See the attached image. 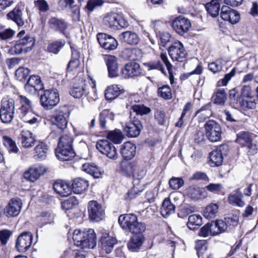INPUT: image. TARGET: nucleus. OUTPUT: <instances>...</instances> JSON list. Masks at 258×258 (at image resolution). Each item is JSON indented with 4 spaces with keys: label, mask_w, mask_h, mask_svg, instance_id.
<instances>
[{
    "label": "nucleus",
    "mask_w": 258,
    "mask_h": 258,
    "mask_svg": "<svg viewBox=\"0 0 258 258\" xmlns=\"http://www.w3.org/2000/svg\"><path fill=\"white\" fill-rule=\"evenodd\" d=\"M70 112L68 107L66 105L59 106L55 110L52 124L53 130L51 132V138L57 137L56 134H61L65 132L67 128Z\"/></svg>",
    "instance_id": "f257e3e1"
},
{
    "label": "nucleus",
    "mask_w": 258,
    "mask_h": 258,
    "mask_svg": "<svg viewBox=\"0 0 258 258\" xmlns=\"http://www.w3.org/2000/svg\"><path fill=\"white\" fill-rule=\"evenodd\" d=\"M72 143L73 138L70 135L66 134L59 137L57 148L56 149V156L58 159L68 161L75 156Z\"/></svg>",
    "instance_id": "f03ea898"
},
{
    "label": "nucleus",
    "mask_w": 258,
    "mask_h": 258,
    "mask_svg": "<svg viewBox=\"0 0 258 258\" xmlns=\"http://www.w3.org/2000/svg\"><path fill=\"white\" fill-rule=\"evenodd\" d=\"M118 223L123 229L128 230L133 233H143L146 229L145 224L139 222L136 215L133 214L120 215Z\"/></svg>",
    "instance_id": "7ed1b4c3"
},
{
    "label": "nucleus",
    "mask_w": 258,
    "mask_h": 258,
    "mask_svg": "<svg viewBox=\"0 0 258 258\" xmlns=\"http://www.w3.org/2000/svg\"><path fill=\"white\" fill-rule=\"evenodd\" d=\"M15 100L10 97L3 98L0 105V119L5 124L11 123L14 118Z\"/></svg>",
    "instance_id": "20e7f679"
},
{
    "label": "nucleus",
    "mask_w": 258,
    "mask_h": 258,
    "mask_svg": "<svg viewBox=\"0 0 258 258\" xmlns=\"http://www.w3.org/2000/svg\"><path fill=\"white\" fill-rule=\"evenodd\" d=\"M60 101V96L56 89L44 90L40 97V103L45 110H51Z\"/></svg>",
    "instance_id": "39448f33"
},
{
    "label": "nucleus",
    "mask_w": 258,
    "mask_h": 258,
    "mask_svg": "<svg viewBox=\"0 0 258 258\" xmlns=\"http://www.w3.org/2000/svg\"><path fill=\"white\" fill-rule=\"evenodd\" d=\"M102 21L104 26L113 30L125 28L129 25L128 22L125 19L115 13L105 14Z\"/></svg>",
    "instance_id": "423d86ee"
},
{
    "label": "nucleus",
    "mask_w": 258,
    "mask_h": 258,
    "mask_svg": "<svg viewBox=\"0 0 258 258\" xmlns=\"http://www.w3.org/2000/svg\"><path fill=\"white\" fill-rule=\"evenodd\" d=\"M206 137L211 142L219 141L221 139L220 125L214 120H209L204 124Z\"/></svg>",
    "instance_id": "0eeeda50"
},
{
    "label": "nucleus",
    "mask_w": 258,
    "mask_h": 258,
    "mask_svg": "<svg viewBox=\"0 0 258 258\" xmlns=\"http://www.w3.org/2000/svg\"><path fill=\"white\" fill-rule=\"evenodd\" d=\"M242 110L247 111L255 108L256 103L254 94L249 86H243L241 89Z\"/></svg>",
    "instance_id": "6e6552de"
},
{
    "label": "nucleus",
    "mask_w": 258,
    "mask_h": 258,
    "mask_svg": "<svg viewBox=\"0 0 258 258\" xmlns=\"http://www.w3.org/2000/svg\"><path fill=\"white\" fill-rule=\"evenodd\" d=\"M88 212L90 220L94 222L102 220L105 215L102 205L96 201H91L88 203Z\"/></svg>",
    "instance_id": "1a4fd4ad"
},
{
    "label": "nucleus",
    "mask_w": 258,
    "mask_h": 258,
    "mask_svg": "<svg viewBox=\"0 0 258 258\" xmlns=\"http://www.w3.org/2000/svg\"><path fill=\"white\" fill-rule=\"evenodd\" d=\"M96 148L100 152L110 159L115 160L118 157L114 146L106 140H100L96 143Z\"/></svg>",
    "instance_id": "9d476101"
},
{
    "label": "nucleus",
    "mask_w": 258,
    "mask_h": 258,
    "mask_svg": "<svg viewBox=\"0 0 258 258\" xmlns=\"http://www.w3.org/2000/svg\"><path fill=\"white\" fill-rule=\"evenodd\" d=\"M168 53L173 61L182 62L187 53L183 44L180 41L175 42L168 49Z\"/></svg>",
    "instance_id": "9b49d317"
},
{
    "label": "nucleus",
    "mask_w": 258,
    "mask_h": 258,
    "mask_svg": "<svg viewBox=\"0 0 258 258\" xmlns=\"http://www.w3.org/2000/svg\"><path fill=\"white\" fill-rule=\"evenodd\" d=\"M142 74V69L140 64L136 62L127 63L121 70V75L124 79L138 77Z\"/></svg>",
    "instance_id": "f8f14e48"
},
{
    "label": "nucleus",
    "mask_w": 258,
    "mask_h": 258,
    "mask_svg": "<svg viewBox=\"0 0 258 258\" xmlns=\"http://www.w3.org/2000/svg\"><path fill=\"white\" fill-rule=\"evenodd\" d=\"M33 240V235L30 232H24L17 238L16 247L20 252H25L31 247Z\"/></svg>",
    "instance_id": "ddd939ff"
},
{
    "label": "nucleus",
    "mask_w": 258,
    "mask_h": 258,
    "mask_svg": "<svg viewBox=\"0 0 258 258\" xmlns=\"http://www.w3.org/2000/svg\"><path fill=\"white\" fill-rule=\"evenodd\" d=\"M172 27L177 33L183 35L189 30L191 27V23L188 19L179 16L173 20Z\"/></svg>",
    "instance_id": "4468645a"
},
{
    "label": "nucleus",
    "mask_w": 258,
    "mask_h": 258,
    "mask_svg": "<svg viewBox=\"0 0 258 258\" xmlns=\"http://www.w3.org/2000/svg\"><path fill=\"white\" fill-rule=\"evenodd\" d=\"M97 39L100 46L105 50H113L118 46L117 41L111 35L106 33H98Z\"/></svg>",
    "instance_id": "2eb2a0df"
},
{
    "label": "nucleus",
    "mask_w": 258,
    "mask_h": 258,
    "mask_svg": "<svg viewBox=\"0 0 258 258\" xmlns=\"http://www.w3.org/2000/svg\"><path fill=\"white\" fill-rule=\"evenodd\" d=\"M43 166L40 164H36L28 168L23 173V177L27 181L34 182L44 172Z\"/></svg>",
    "instance_id": "dca6fc26"
},
{
    "label": "nucleus",
    "mask_w": 258,
    "mask_h": 258,
    "mask_svg": "<svg viewBox=\"0 0 258 258\" xmlns=\"http://www.w3.org/2000/svg\"><path fill=\"white\" fill-rule=\"evenodd\" d=\"M23 8L17 5L15 8L7 14V18L15 22L18 26L24 25L25 18L23 13Z\"/></svg>",
    "instance_id": "f3484780"
},
{
    "label": "nucleus",
    "mask_w": 258,
    "mask_h": 258,
    "mask_svg": "<svg viewBox=\"0 0 258 258\" xmlns=\"http://www.w3.org/2000/svg\"><path fill=\"white\" fill-rule=\"evenodd\" d=\"M143 128L141 121L136 119L128 122L124 128V132L129 137L135 138L138 137Z\"/></svg>",
    "instance_id": "a211bd4d"
},
{
    "label": "nucleus",
    "mask_w": 258,
    "mask_h": 258,
    "mask_svg": "<svg viewBox=\"0 0 258 258\" xmlns=\"http://www.w3.org/2000/svg\"><path fill=\"white\" fill-rule=\"evenodd\" d=\"M117 242L115 237L110 236L108 234H103L100 239V247L102 252L110 253L113 249Z\"/></svg>",
    "instance_id": "6ab92c4d"
},
{
    "label": "nucleus",
    "mask_w": 258,
    "mask_h": 258,
    "mask_svg": "<svg viewBox=\"0 0 258 258\" xmlns=\"http://www.w3.org/2000/svg\"><path fill=\"white\" fill-rule=\"evenodd\" d=\"M22 203L19 199H12L10 200L8 205L5 208L4 213L9 217H15L18 216L21 210Z\"/></svg>",
    "instance_id": "aec40b11"
},
{
    "label": "nucleus",
    "mask_w": 258,
    "mask_h": 258,
    "mask_svg": "<svg viewBox=\"0 0 258 258\" xmlns=\"http://www.w3.org/2000/svg\"><path fill=\"white\" fill-rule=\"evenodd\" d=\"M25 88L31 94H34L37 91L42 90L43 88V85L40 77L36 75L31 76L25 86Z\"/></svg>",
    "instance_id": "412c9836"
},
{
    "label": "nucleus",
    "mask_w": 258,
    "mask_h": 258,
    "mask_svg": "<svg viewBox=\"0 0 258 258\" xmlns=\"http://www.w3.org/2000/svg\"><path fill=\"white\" fill-rule=\"evenodd\" d=\"M48 24L54 31L58 32L64 35H66L68 25L64 20L56 17H51L48 20Z\"/></svg>",
    "instance_id": "4be33fe9"
},
{
    "label": "nucleus",
    "mask_w": 258,
    "mask_h": 258,
    "mask_svg": "<svg viewBox=\"0 0 258 258\" xmlns=\"http://www.w3.org/2000/svg\"><path fill=\"white\" fill-rule=\"evenodd\" d=\"M105 61L107 66L109 77L110 78L118 77L119 74L117 58L114 56L109 55L106 56Z\"/></svg>",
    "instance_id": "5701e85b"
},
{
    "label": "nucleus",
    "mask_w": 258,
    "mask_h": 258,
    "mask_svg": "<svg viewBox=\"0 0 258 258\" xmlns=\"http://www.w3.org/2000/svg\"><path fill=\"white\" fill-rule=\"evenodd\" d=\"M49 151V147L43 142L39 141L34 148L33 158L37 160L46 159Z\"/></svg>",
    "instance_id": "b1692460"
},
{
    "label": "nucleus",
    "mask_w": 258,
    "mask_h": 258,
    "mask_svg": "<svg viewBox=\"0 0 258 258\" xmlns=\"http://www.w3.org/2000/svg\"><path fill=\"white\" fill-rule=\"evenodd\" d=\"M187 196L191 199L197 201L205 199L207 196L206 190L196 185L189 186L186 189Z\"/></svg>",
    "instance_id": "393cba45"
},
{
    "label": "nucleus",
    "mask_w": 258,
    "mask_h": 258,
    "mask_svg": "<svg viewBox=\"0 0 258 258\" xmlns=\"http://www.w3.org/2000/svg\"><path fill=\"white\" fill-rule=\"evenodd\" d=\"M53 186L54 191L61 197L69 196L72 191L70 184L61 180L55 181Z\"/></svg>",
    "instance_id": "a878e982"
},
{
    "label": "nucleus",
    "mask_w": 258,
    "mask_h": 258,
    "mask_svg": "<svg viewBox=\"0 0 258 258\" xmlns=\"http://www.w3.org/2000/svg\"><path fill=\"white\" fill-rule=\"evenodd\" d=\"M120 40L130 45H137L140 41L139 35L135 32L127 31L121 33L119 35Z\"/></svg>",
    "instance_id": "bb28decb"
},
{
    "label": "nucleus",
    "mask_w": 258,
    "mask_h": 258,
    "mask_svg": "<svg viewBox=\"0 0 258 258\" xmlns=\"http://www.w3.org/2000/svg\"><path fill=\"white\" fill-rule=\"evenodd\" d=\"M20 140L22 146L25 148L32 147L36 142L35 137L28 130H22L20 134Z\"/></svg>",
    "instance_id": "cd10ccee"
},
{
    "label": "nucleus",
    "mask_w": 258,
    "mask_h": 258,
    "mask_svg": "<svg viewBox=\"0 0 258 258\" xmlns=\"http://www.w3.org/2000/svg\"><path fill=\"white\" fill-rule=\"evenodd\" d=\"M124 90L121 86L113 84L108 86L105 91V97L108 100H113L116 98Z\"/></svg>",
    "instance_id": "c85d7f7f"
},
{
    "label": "nucleus",
    "mask_w": 258,
    "mask_h": 258,
    "mask_svg": "<svg viewBox=\"0 0 258 258\" xmlns=\"http://www.w3.org/2000/svg\"><path fill=\"white\" fill-rule=\"evenodd\" d=\"M134 234L127 243L128 249L133 252L138 251L142 246L144 240V236L142 233Z\"/></svg>",
    "instance_id": "c756f323"
},
{
    "label": "nucleus",
    "mask_w": 258,
    "mask_h": 258,
    "mask_svg": "<svg viewBox=\"0 0 258 258\" xmlns=\"http://www.w3.org/2000/svg\"><path fill=\"white\" fill-rule=\"evenodd\" d=\"M72 190L76 194H81L86 191L89 186L88 181L84 178L75 179L72 184Z\"/></svg>",
    "instance_id": "7c9ffc66"
},
{
    "label": "nucleus",
    "mask_w": 258,
    "mask_h": 258,
    "mask_svg": "<svg viewBox=\"0 0 258 258\" xmlns=\"http://www.w3.org/2000/svg\"><path fill=\"white\" fill-rule=\"evenodd\" d=\"M175 206L173 204L169 198H166L163 201L160 208L161 215L167 218L175 212Z\"/></svg>",
    "instance_id": "2f4dec72"
},
{
    "label": "nucleus",
    "mask_w": 258,
    "mask_h": 258,
    "mask_svg": "<svg viewBox=\"0 0 258 258\" xmlns=\"http://www.w3.org/2000/svg\"><path fill=\"white\" fill-rule=\"evenodd\" d=\"M135 145L130 142L124 143L121 148L120 152L124 159L127 160L133 158L136 154Z\"/></svg>",
    "instance_id": "473e14b6"
},
{
    "label": "nucleus",
    "mask_w": 258,
    "mask_h": 258,
    "mask_svg": "<svg viewBox=\"0 0 258 258\" xmlns=\"http://www.w3.org/2000/svg\"><path fill=\"white\" fill-rule=\"evenodd\" d=\"M133 184V187L127 192V197L130 199L135 198L144 189V183L141 180L134 178Z\"/></svg>",
    "instance_id": "72a5a7b5"
},
{
    "label": "nucleus",
    "mask_w": 258,
    "mask_h": 258,
    "mask_svg": "<svg viewBox=\"0 0 258 258\" xmlns=\"http://www.w3.org/2000/svg\"><path fill=\"white\" fill-rule=\"evenodd\" d=\"M229 97L230 105L234 108H239L242 110L241 96L235 88L229 90Z\"/></svg>",
    "instance_id": "f704fd0d"
},
{
    "label": "nucleus",
    "mask_w": 258,
    "mask_h": 258,
    "mask_svg": "<svg viewBox=\"0 0 258 258\" xmlns=\"http://www.w3.org/2000/svg\"><path fill=\"white\" fill-rule=\"evenodd\" d=\"M223 0H212L207 3L205 7L208 13L212 17H215L218 15L220 5L222 4Z\"/></svg>",
    "instance_id": "c9c22d12"
},
{
    "label": "nucleus",
    "mask_w": 258,
    "mask_h": 258,
    "mask_svg": "<svg viewBox=\"0 0 258 258\" xmlns=\"http://www.w3.org/2000/svg\"><path fill=\"white\" fill-rule=\"evenodd\" d=\"M121 168L122 172L127 176L134 175L137 170L138 166L134 162H129L125 160L121 162Z\"/></svg>",
    "instance_id": "e433bc0d"
},
{
    "label": "nucleus",
    "mask_w": 258,
    "mask_h": 258,
    "mask_svg": "<svg viewBox=\"0 0 258 258\" xmlns=\"http://www.w3.org/2000/svg\"><path fill=\"white\" fill-rule=\"evenodd\" d=\"M242 197L243 195L238 188L229 196L228 201L230 204L241 207L245 205L244 202L242 200Z\"/></svg>",
    "instance_id": "4c0bfd02"
},
{
    "label": "nucleus",
    "mask_w": 258,
    "mask_h": 258,
    "mask_svg": "<svg viewBox=\"0 0 258 258\" xmlns=\"http://www.w3.org/2000/svg\"><path fill=\"white\" fill-rule=\"evenodd\" d=\"M86 231H82L80 229H76L73 233V239L74 244L82 248H85V235Z\"/></svg>",
    "instance_id": "58836bf2"
},
{
    "label": "nucleus",
    "mask_w": 258,
    "mask_h": 258,
    "mask_svg": "<svg viewBox=\"0 0 258 258\" xmlns=\"http://www.w3.org/2000/svg\"><path fill=\"white\" fill-rule=\"evenodd\" d=\"M82 170L90 174L94 178H99L101 175V172L97 166L93 163H86L83 164Z\"/></svg>",
    "instance_id": "ea45409f"
},
{
    "label": "nucleus",
    "mask_w": 258,
    "mask_h": 258,
    "mask_svg": "<svg viewBox=\"0 0 258 258\" xmlns=\"http://www.w3.org/2000/svg\"><path fill=\"white\" fill-rule=\"evenodd\" d=\"M85 248H93L96 245V237L95 231L92 229H89L86 232L85 235Z\"/></svg>",
    "instance_id": "a19ab883"
},
{
    "label": "nucleus",
    "mask_w": 258,
    "mask_h": 258,
    "mask_svg": "<svg viewBox=\"0 0 258 258\" xmlns=\"http://www.w3.org/2000/svg\"><path fill=\"white\" fill-rule=\"evenodd\" d=\"M227 99L225 90L223 88L217 89L216 92L212 96V99L215 104L224 105Z\"/></svg>",
    "instance_id": "79ce46f5"
},
{
    "label": "nucleus",
    "mask_w": 258,
    "mask_h": 258,
    "mask_svg": "<svg viewBox=\"0 0 258 258\" xmlns=\"http://www.w3.org/2000/svg\"><path fill=\"white\" fill-rule=\"evenodd\" d=\"M86 85L82 81L79 85L75 84L71 90L70 94L74 98H80L87 91Z\"/></svg>",
    "instance_id": "37998d69"
},
{
    "label": "nucleus",
    "mask_w": 258,
    "mask_h": 258,
    "mask_svg": "<svg viewBox=\"0 0 258 258\" xmlns=\"http://www.w3.org/2000/svg\"><path fill=\"white\" fill-rule=\"evenodd\" d=\"M210 163L212 166H219L222 164L223 156L221 151L213 150L210 153Z\"/></svg>",
    "instance_id": "c03bdc74"
},
{
    "label": "nucleus",
    "mask_w": 258,
    "mask_h": 258,
    "mask_svg": "<svg viewBox=\"0 0 258 258\" xmlns=\"http://www.w3.org/2000/svg\"><path fill=\"white\" fill-rule=\"evenodd\" d=\"M72 48V58L68 64V70L72 71L77 68L80 63L79 57L80 52L76 49Z\"/></svg>",
    "instance_id": "a18cd8bd"
},
{
    "label": "nucleus",
    "mask_w": 258,
    "mask_h": 258,
    "mask_svg": "<svg viewBox=\"0 0 258 258\" xmlns=\"http://www.w3.org/2000/svg\"><path fill=\"white\" fill-rule=\"evenodd\" d=\"M219 205L211 203L208 205L204 211V216L208 219L214 218L218 212Z\"/></svg>",
    "instance_id": "49530a36"
},
{
    "label": "nucleus",
    "mask_w": 258,
    "mask_h": 258,
    "mask_svg": "<svg viewBox=\"0 0 258 258\" xmlns=\"http://www.w3.org/2000/svg\"><path fill=\"white\" fill-rule=\"evenodd\" d=\"M21 117L23 121L30 125L37 126L39 122L38 116L34 114L32 111L21 114Z\"/></svg>",
    "instance_id": "de8ad7c7"
},
{
    "label": "nucleus",
    "mask_w": 258,
    "mask_h": 258,
    "mask_svg": "<svg viewBox=\"0 0 258 258\" xmlns=\"http://www.w3.org/2000/svg\"><path fill=\"white\" fill-rule=\"evenodd\" d=\"M21 107L19 108L21 114L32 111V102L26 97L21 95L20 96Z\"/></svg>",
    "instance_id": "09e8293b"
},
{
    "label": "nucleus",
    "mask_w": 258,
    "mask_h": 258,
    "mask_svg": "<svg viewBox=\"0 0 258 258\" xmlns=\"http://www.w3.org/2000/svg\"><path fill=\"white\" fill-rule=\"evenodd\" d=\"M113 119V116L109 110L106 109L103 110L99 115V123L101 128L106 129V124L109 121V120Z\"/></svg>",
    "instance_id": "8fccbe9b"
},
{
    "label": "nucleus",
    "mask_w": 258,
    "mask_h": 258,
    "mask_svg": "<svg viewBox=\"0 0 258 258\" xmlns=\"http://www.w3.org/2000/svg\"><path fill=\"white\" fill-rule=\"evenodd\" d=\"M202 224V218L199 215L193 214L189 216L187 223L188 228L191 230H194L196 227H199Z\"/></svg>",
    "instance_id": "3c124183"
},
{
    "label": "nucleus",
    "mask_w": 258,
    "mask_h": 258,
    "mask_svg": "<svg viewBox=\"0 0 258 258\" xmlns=\"http://www.w3.org/2000/svg\"><path fill=\"white\" fill-rule=\"evenodd\" d=\"M90 80L91 81L90 85V88H87V90L85 93L89 101H95L98 98L96 89V82L92 78H90Z\"/></svg>",
    "instance_id": "603ef678"
},
{
    "label": "nucleus",
    "mask_w": 258,
    "mask_h": 258,
    "mask_svg": "<svg viewBox=\"0 0 258 258\" xmlns=\"http://www.w3.org/2000/svg\"><path fill=\"white\" fill-rule=\"evenodd\" d=\"M3 140L4 146L8 149L10 153H16L18 152L19 149L16 143L11 138L7 136H3Z\"/></svg>",
    "instance_id": "864d4df0"
},
{
    "label": "nucleus",
    "mask_w": 258,
    "mask_h": 258,
    "mask_svg": "<svg viewBox=\"0 0 258 258\" xmlns=\"http://www.w3.org/2000/svg\"><path fill=\"white\" fill-rule=\"evenodd\" d=\"M236 141L243 146L252 141V138L248 132H241L237 134Z\"/></svg>",
    "instance_id": "5fc2aeb1"
},
{
    "label": "nucleus",
    "mask_w": 258,
    "mask_h": 258,
    "mask_svg": "<svg viewBox=\"0 0 258 258\" xmlns=\"http://www.w3.org/2000/svg\"><path fill=\"white\" fill-rule=\"evenodd\" d=\"M18 41L24 48L25 51L31 50L35 43L33 38L28 35L24 36V38L20 39Z\"/></svg>",
    "instance_id": "6e6d98bb"
},
{
    "label": "nucleus",
    "mask_w": 258,
    "mask_h": 258,
    "mask_svg": "<svg viewBox=\"0 0 258 258\" xmlns=\"http://www.w3.org/2000/svg\"><path fill=\"white\" fill-rule=\"evenodd\" d=\"M107 139L115 144H120L123 139V135L119 130H115L108 133Z\"/></svg>",
    "instance_id": "4d7b16f0"
},
{
    "label": "nucleus",
    "mask_w": 258,
    "mask_h": 258,
    "mask_svg": "<svg viewBox=\"0 0 258 258\" xmlns=\"http://www.w3.org/2000/svg\"><path fill=\"white\" fill-rule=\"evenodd\" d=\"M64 40L56 41L48 45L47 50L51 53L57 54L60 49L64 46Z\"/></svg>",
    "instance_id": "13d9d810"
},
{
    "label": "nucleus",
    "mask_w": 258,
    "mask_h": 258,
    "mask_svg": "<svg viewBox=\"0 0 258 258\" xmlns=\"http://www.w3.org/2000/svg\"><path fill=\"white\" fill-rule=\"evenodd\" d=\"M158 95L165 99L169 100L172 98L171 90L168 85H163L158 89Z\"/></svg>",
    "instance_id": "bf43d9fd"
},
{
    "label": "nucleus",
    "mask_w": 258,
    "mask_h": 258,
    "mask_svg": "<svg viewBox=\"0 0 258 258\" xmlns=\"http://www.w3.org/2000/svg\"><path fill=\"white\" fill-rule=\"evenodd\" d=\"M79 204V201L75 197H71L68 199L61 202V207L63 209L68 210L73 209Z\"/></svg>",
    "instance_id": "052dcab7"
},
{
    "label": "nucleus",
    "mask_w": 258,
    "mask_h": 258,
    "mask_svg": "<svg viewBox=\"0 0 258 258\" xmlns=\"http://www.w3.org/2000/svg\"><path fill=\"white\" fill-rule=\"evenodd\" d=\"M131 109L138 115H143L149 114L151 110L149 107L143 104H135L132 106Z\"/></svg>",
    "instance_id": "680f3d73"
},
{
    "label": "nucleus",
    "mask_w": 258,
    "mask_h": 258,
    "mask_svg": "<svg viewBox=\"0 0 258 258\" xmlns=\"http://www.w3.org/2000/svg\"><path fill=\"white\" fill-rule=\"evenodd\" d=\"M148 70H158L165 74V70L162 64L159 60H155L144 63Z\"/></svg>",
    "instance_id": "e2e57ef3"
},
{
    "label": "nucleus",
    "mask_w": 258,
    "mask_h": 258,
    "mask_svg": "<svg viewBox=\"0 0 258 258\" xmlns=\"http://www.w3.org/2000/svg\"><path fill=\"white\" fill-rule=\"evenodd\" d=\"M154 118L159 125H165L166 122V115L164 111L156 109L154 111Z\"/></svg>",
    "instance_id": "0e129e2a"
},
{
    "label": "nucleus",
    "mask_w": 258,
    "mask_h": 258,
    "mask_svg": "<svg viewBox=\"0 0 258 258\" xmlns=\"http://www.w3.org/2000/svg\"><path fill=\"white\" fill-rule=\"evenodd\" d=\"M30 71L28 68L20 67L15 72L16 79L20 81H24L29 75Z\"/></svg>",
    "instance_id": "69168bd1"
},
{
    "label": "nucleus",
    "mask_w": 258,
    "mask_h": 258,
    "mask_svg": "<svg viewBox=\"0 0 258 258\" xmlns=\"http://www.w3.org/2000/svg\"><path fill=\"white\" fill-rule=\"evenodd\" d=\"M183 179L179 177H172L169 181L170 187L173 190H177L183 185Z\"/></svg>",
    "instance_id": "338daca9"
},
{
    "label": "nucleus",
    "mask_w": 258,
    "mask_h": 258,
    "mask_svg": "<svg viewBox=\"0 0 258 258\" xmlns=\"http://www.w3.org/2000/svg\"><path fill=\"white\" fill-rule=\"evenodd\" d=\"M236 73V68H234L231 71V72L225 75L224 78L220 80L217 83L218 86H226L228 82L231 79L234 77Z\"/></svg>",
    "instance_id": "774afa93"
}]
</instances>
